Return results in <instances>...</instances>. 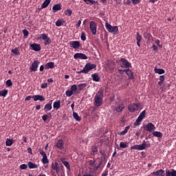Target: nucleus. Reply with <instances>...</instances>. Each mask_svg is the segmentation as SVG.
<instances>
[{
	"instance_id": "obj_62",
	"label": "nucleus",
	"mask_w": 176,
	"mask_h": 176,
	"mask_svg": "<svg viewBox=\"0 0 176 176\" xmlns=\"http://www.w3.org/2000/svg\"><path fill=\"white\" fill-rule=\"evenodd\" d=\"M139 2H140V0H132V3L133 5H138Z\"/></svg>"
},
{
	"instance_id": "obj_17",
	"label": "nucleus",
	"mask_w": 176,
	"mask_h": 176,
	"mask_svg": "<svg viewBox=\"0 0 176 176\" xmlns=\"http://www.w3.org/2000/svg\"><path fill=\"white\" fill-rule=\"evenodd\" d=\"M30 47L32 48V50H34V52H41V44L33 43L30 45Z\"/></svg>"
},
{
	"instance_id": "obj_63",
	"label": "nucleus",
	"mask_w": 176,
	"mask_h": 176,
	"mask_svg": "<svg viewBox=\"0 0 176 176\" xmlns=\"http://www.w3.org/2000/svg\"><path fill=\"white\" fill-rule=\"evenodd\" d=\"M32 98V96H28L25 98V101H30Z\"/></svg>"
},
{
	"instance_id": "obj_20",
	"label": "nucleus",
	"mask_w": 176,
	"mask_h": 176,
	"mask_svg": "<svg viewBox=\"0 0 176 176\" xmlns=\"http://www.w3.org/2000/svg\"><path fill=\"white\" fill-rule=\"evenodd\" d=\"M135 36H136L135 39L137 41V45L139 47H141V44L140 43L142 41V36L140 34V32H137Z\"/></svg>"
},
{
	"instance_id": "obj_19",
	"label": "nucleus",
	"mask_w": 176,
	"mask_h": 176,
	"mask_svg": "<svg viewBox=\"0 0 176 176\" xmlns=\"http://www.w3.org/2000/svg\"><path fill=\"white\" fill-rule=\"evenodd\" d=\"M125 74H126L127 76H129V79L130 80L134 79V74L133 73V71L130 69V67L126 69Z\"/></svg>"
},
{
	"instance_id": "obj_15",
	"label": "nucleus",
	"mask_w": 176,
	"mask_h": 176,
	"mask_svg": "<svg viewBox=\"0 0 176 176\" xmlns=\"http://www.w3.org/2000/svg\"><path fill=\"white\" fill-rule=\"evenodd\" d=\"M60 162L66 167V168L68 170V171H71V166H69V162H68L67 161H65V157L60 158Z\"/></svg>"
},
{
	"instance_id": "obj_5",
	"label": "nucleus",
	"mask_w": 176,
	"mask_h": 176,
	"mask_svg": "<svg viewBox=\"0 0 176 176\" xmlns=\"http://www.w3.org/2000/svg\"><path fill=\"white\" fill-rule=\"evenodd\" d=\"M96 67L97 65L96 64L87 63L82 69V72H84V74H89L90 71H92V69H94Z\"/></svg>"
},
{
	"instance_id": "obj_35",
	"label": "nucleus",
	"mask_w": 176,
	"mask_h": 176,
	"mask_svg": "<svg viewBox=\"0 0 176 176\" xmlns=\"http://www.w3.org/2000/svg\"><path fill=\"white\" fill-rule=\"evenodd\" d=\"M28 166L29 168H30V169L38 168V165L36 164L32 163V162H28Z\"/></svg>"
},
{
	"instance_id": "obj_2",
	"label": "nucleus",
	"mask_w": 176,
	"mask_h": 176,
	"mask_svg": "<svg viewBox=\"0 0 176 176\" xmlns=\"http://www.w3.org/2000/svg\"><path fill=\"white\" fill-rule=\"evenodd\" d=\"M151 147V144L144 140L142 144H135L131 147V149H135L136 151H144V149H146V148Z\"/></svg>"
},
{
	"instance_id": "obj_11",
	"label": "nucleus",
	"mask_w": 176,
	"mask_h": 176,
	"mask_svg": "<svg viewBox=\"0 0 176 176\" xmlns=\"http://www.w3.org/2000/svg\"><path fill=\"white\" fill-rule=\"evenodd\" d=\"M54 148L63 151L64 149V140L63 139L58 140L56 144H54Z\"/></svg>"
},
{
	"instance_id": "obj_14",
	"label": "nucleus",
	"mask_w": 176,
	"mask_h": 176,
	"mask_svg": "<svg viewBox=\"0 0 176 176\" xmlns=\"http://www.w3.org/2000/svg\"><path fill=\"white\" fill-rule=\"evenodd\" d=\"M69 44L70 45V47H72L73 49L78 50L80 47V42L78 41H70Z\"/></svg>"
},
{
	"instance_id": "obj_7",
	"label": "nucleus",
	"mask_w": 176,
	"mask_h": 176,
	"mask_svg": "<svg viewBox=\"0 0 176 176\" xmlns=\"http://www.w3.org/2000/svg\"><path fill=\"white\" fill-rule=\"evenodd\" d=\"M141 108V103H133L128 106V111L131 112V113H134L136 111H138Z\"/></svg>"
},
{
	"instance_id": "obj_30",
	"label": "nucleus",
	"mask_w": 176,
	"mask_h": 176,
	"mask_svg": "<svg viewBox=\"0 0 176 176\" xmlns=\"http://www.w3.org/2000/svg\"><path fill=\"white\" fill-rule=\"evenodd\" d=\"M78 91H82V90H84L85 87H87V83H82V84H79L78 85Z\"/></svg>"
},
{
	"instance_id": "obj_22",
	"label": "nucleus",
	"mask_w": 176,
	"mask_h": 176,
	"mask_svg": "<svg viewBox=\"0 0 176 176\" xmlns=\"http://www.w3.org/2000/svg\"><path fill=\"white\" fill-rule=\"evenodd\" d=\"M45 69H53L54 68V63L49 62L45 65Z\"/></svg>"
},
{
	"instance_id": "obj_31",
	"label": "nucleus",
	"mask_w": 176,
	"mask_h": 176,
	"mask_svg": "<svg viewBox=\"0 0 176 176\" xmlns=\"http://www.w3.org/2000/svg\"><path fill=\"white\" fill-rule=\"evenodd\" d=\"M94 167H96V160H91L89 161V168L91 170Z\"/></svg>"
},
{
	"instance_id": "obj_54",
	"label": "nucleus",
	"mask_w": 176,
	"mask_h": 176,
	"mask_svg": "<svg viewBox=\"0 0 176 176\" xmlns=\"http://www.w3.org/2000/svg\"><path fill=\"white\" fill-rule=\"evenodd\" d=\"M6 86H8V87H10V86H13V82H12V80H8L6 82Z\"/></svg>"
},
{
	"instance_id": "obj_41",
	"label": "nucleus",
	"mask_w": 176,
	"mask_h": 176,
	"mask_svg": "<svg viewBox=\"0 0 176 176\" xmlns=\"http://www.w3.org/2000/svg\"><path fill=\"white\" fill-rule=\"evenodd\" d=\"M50 116H52L51 113H49L48 114H45L42 116V120H43V122H46L47 120V119H49V118H50Z\"/></svg>"
},
{
	"instance_id": "obj_23",
	"label": "nucleus",
	"mask_w": 176,
	"mask_h": 176,
	"mask_svg": "<svg viewBox=\"0 0 176 176\" xmlns=\"http://www.w3.org/2000/svg\"><path fill=\"white\" fill-rule=\"evenodd\" d=\"M123 109H124V104H118L115 107V111H116V112H122Z\"/></svg>"
},
{
	"instance_id": "obj_44",
	"label": "nucleus",
	"mask_w": 176,
	"mask_h": 176,
	"mask_svg": "<svg viewBox=\"0 0 176 176\" xmlns=\"http://www.w3.org/2000/svg\"><path fill=\"white\" fill-rule=\"evenodd\" d=\"M8 95V90L7 89H3L0 91V97H6V96Z\"/></svg>"
},
{
	"instance_id": "obj_28",
	"label": "nucleus",
	"mask_w": 176,
	"mask_h": 176,
	"mask_svg": "<svg viewBox=\"0 0 176 176\" xmlns=\"http://www.w3.org/2000/svg\"><path fill=\"white\" fill-rule=\"evenodd\" d=\"M94 82H100V76L97 73L91 74Z\"/></svg>"
},
{
	"instance_id": "obj_45",
	"label": "nucleus",
	"mask_w": 176,
	"mask_h": 176,
	"mask_svg": "<svg viewBox=\"0 0 176 176\" xmlns=\"http://www.w3.org/2000/svg\"><path fill=\"white\" fill-rule=\"evenodd\" d=\"M78 85H73L71 86V91H73L74 93H75L76 91H78Z\"/></svg>"
},
{
	"instance_id": "obj_16",
	"label": "nucleus",
	"mask_w": 176,
	"mask_h": 176,
	"mask_svg": "<svg viewBox=\"0 0 176 176\" xmlns=\"http://www.w3.org/2000/svg\"><path fill=\"white\" fill-rule=\"evenodd\" d=\"M151 175H154V176H166L164 175V170L163 169H160L155 172H153L151 173Z\"/></svg>"
},
{
	"instance_id": "obj_37",
	"label": "nucleus",
	"mask_w": 176,
	"mask_h": 176,
	"mask_svg": "<svg viewBox=\"0 0 176 176\" xmlns=\"http://www.w3.org/2000/svg\"><path fill=\"white\" fill-rule=\"evenodd\" d=\"M11 52L13 53V54H15V56H20V54H21L18 47H15L14 49H12L11 50Z\"/></svg>"
},
{
	"instance_id": "obj_8",
	"label": "nucleus",
	"mask_w": 176,
	"mask_h": 176,
	"mask_svg": "<svg viewBox=\"0 0 176 176\" xmlns=\"http://www.w3.org/2000/svg\"><path fill=\"white\" fill-rule=\"evenodd\" d=\"M144 129L146 131H148V133H152L154 130H156V126L152 122H149L146 125H144Z\"/></svg>"
},
{
	"instance_id": "obj_47",
	"label": "nucleus",
	"mask_w": 176,
	"mask_h": 176,
	"mask_svg": "<svg viewBox=\"0 0 176 176\" xmlns=\"http://www.w3.org/2000/svg\"><path fill=\"white\" fill-rule=\"evenodd\" d=\"M140 122H142V120L138 118L135 122L133 123V126H135V127L140 126V124H141Z\"/></svg>"
},
{
	"instance_id": "obj_6",
	"label": "nucleus",
	"mask_w": 176,
	"mask_h": 176,
	"mask_svg": "<svg viewBox=\"0 0 176 176\" xmlns=\"http://www.w3.org/2000/svg\"><path fill=\"white\" fill-rule=\"evenodd\" d=\"M119 61H120V68H124L125 69H128L129 68H131V63L129 62L127 59L124 58H122Z\"/></svg>"
},
{
	"instance_id": "obj_9",
	"label": "nucleus",
	"mask_w": 176,
	"mask_h": 176,
	"mask_svg": "<svg viewBox=\"0 0 176 176\" xmlns=\"http://www.w3.org/2000/svg\"><path fill=\"white\" fill-rule=\"evenodd\" d=\"M38 152L40 155L43 156V159L41 160L43 164H47V163H49V160L47 159V155H46V153L41 148L38 149Z\"/></svg>"
},
{
	"instance_id": "obj_32",
	"label": "nucleus",
	"mask_w": 176,
	"mask_h": 176,
	"mask_svg": "<svg viewBox=\"0 0 176 176\" xmlns=\"http://www.w3.org/2000/svg\"><path fill=\"white\" fill-rule=\"evenodd\" d=\"M50 0H45L43 4L41 5L42 9H46L47 6L50 4Z\"/></svg>"
},
{
	"instance_id": "obj_58",
	"label": "nucleus",
	"mask_w": 176,
	"mask_h": 176,
	"mask_svg": "<svg viewBox=\"0 0 176 176\" xmlns=\"http://www.w3.org/2000/svg\"><path fill=\"white\" fill-rule=\"evenodd\" d=\"M80 24H82V21L79 20L76 24V28H79L80 27Z\"/></svg>"
},
{
	"instance_id": "obj_60",
	"label": "nucleus",
	"mask_w": 176,
	"mask_h": 176,
	"mask_svg": "<svg viewBox=\"0 0 176 176\" xmlns=\"http://www.w3.org/2000/svg\"><path fill=\"white\" fill-rule=\"evenodd\" d=\"M101 166H102V158L99 160V164H98V166H96V167L100 168Z\"/></svg>"
},
{
	"instance_id": "obj_61",
	"label": "nucleus",
	"mask_w": 176,
	"mask_h": 176,
	"mask_svg": "<svg viewBox=\"0 0 176 176\" xmlns=\"http://www.w3.org/2000/svg\"><path fill=\"white\" fill-rule=\"evenodd\" d=\"M165 79H166V77L164 76H160V82H164Z\"/></svg>"
},
{
	"instance_id": "obj_18",
	"label": "nucleus",
	"mask_w": 176,
	"mask_h": 176,
	"mask_svg": "<svg viewBox=\"0 0 176 176\" xmlns=\"http://www.w3.org/2000/svg\"><path fill=\"white\" fill-rule=\"evenodd\" d=\"M32 99L34 101H45V97L42 95H34L32 96Z\"/></svg>"
},
{
	"instance_id": "obj_56",
	"label": "nucleus",
	"mask_w": 176,
	"mask_h": 176,
	"mask_svg": "<svg viewBox=\"0 0 176 176\" xmlns=\"http://www.w3.org/2000/svg\"><path fill=\"white\" fill-rule=\"evenodd\" d=\"M23 36H27L28 35H29L30 32H28V30H27L26 29H24L23 30Z\"/></svg>"
},
{
	"instance_id": "obj_51",
	"label": "nucleus",
	"mask_w": 176,
	"mask_h": 176,
	"mask_svg": "<svg viewBox=\"0 0 176 176\" xmlns=\"http://www.w3.org/2000/svg\"><path fill=\"white\" fill-rule=\"evenodd\" d=\"M65 94H66L67 97H71V96H72V94H74V92L71 89L67 90L65 92Z\"/></svg>"
},
{
	"instance_id": "obj_1",
	"label": "nucleus",
	"mask_w": 176,
	"mask_h": 176,
	"mask_svg": "<svg viewBox=\"0 0 176 176\" xmlns=\"http://www.w3.org/2000/svg\"><path fill=\"white\" fill-rule=\"evenodd\" d=\"M103 98L104 94H102V91H98L94 98V105L97 108H98V107H101V105H102Z\"/></svg>"
},
{
	"instance_id": "obj_55",
	"label": "nucleus",
	"mask_w": 176,
	"mask_h": 176,
	"mask_svg": "<svg viewBox=\"0 0 176 176\" xmlns=\"http://www.w3.org/2000/svg\"><path fill=\"white\" fill-rule=\"evenodd\" d=\"M28 167L27 164H23L20 165L19 168H21V170H27Z\"/></svg>"
},
{
	"instance_id": "obj_49",
	"label": "nucleus",
	"mask_w": 176,
	"mask_h": 176,
	"mask_svg": "<svg viewBox=\"0 0 176 176\" xmlns=\"http://www.w3.org/2000/svg\"><path fill=\"white\" fill-rule=\"evenodd\" d=\"M100 153L102 155L103 159H105L107 157V151L105 150H100Z\"/></svg>"
},
{
	"instance_id": "obj_40",
	"label": "nucleus",
	"mask_w": 176,
	"mask_h": 176,
	"mask_svg": "<svg viewBox=\"0 0 176 176\" xmlns=\"http://www.w3.org/2000/svg\"><path fill=\"white\" fill-rule=\"evenodd\" d=\"M86 3V5H94V3H98V1L94 0H82Z\"/></svg>"
},
{
	"instance_id": "obj_36",
	"label": "nucleus",
	"mask_w": 176,
	"mask_h": 176,
	"mask_svg": "<svg viewBox=\"0 0 176 176\" xmlns=\"http://www.w3.org/2000/svg\"><path fill=\"white\" fill-rule=\"evenodd\" d=\"M52 104L48 103L44 106L45 112H49V111H52Z\"/></svg>"
},
{
	"instance_id": "obj_29",
	"label": "nucleus",
	"mask_w": 176,
	"mask_h": 176,
	"mask_svg": "<svg viewBox=\"0 0 176 176\" xmlns=\"http://www.w3.org/2000/svg\"><path fill=\"white\" fill-rule=\"evenodd\" d=\"M153 137H157V138H163V133L160 131H153Z\"/></svg>"
},
{
	"instance_id": "obj_42",
	"label": "nucleus",
	"mask_w": 176,
	"mask_h": 176,
	"mask_svg": "<svg viewBox=\"0 0 176 176\" xmlns=\"http://www.w3.org/2000/svg\"><path fill=\"white\" fill-rule=\"evenodd\" d=\"M120 148H129V144L126 142H121L120 143Z\"/></svg>"
},
{
	"instance_id": "obj_48",
	"label": "nucleus",
	"mask_w": 176,
	"mask_h": 176,
	"mask_svg": "<svg viewBox=\"0 0 176 176\" xmlns=\"http://www.w3.org/2000/svg\"><path fill=\"white\" fill-rule=\"evenodd\" d=\"M126 69L122 68L120 67V66L118 67V72L121 75H122V74H124V72L126 73Z\"/></svg>"
},
{
	"instance_id": "obj_4",
	"label": "nucleus",
	"mask_w": 176,
	"mask_h": 176,
	"mask_svg": "<svg viewBox=\"0 0 176 176\" xmlns=\"http://www.w3.org/2000/svg\"><path fill=\"white\" fill-rule=\"evenodd\" d=\"M41 39L44 41V45L45 46H47V45H50V43H52V39H50V37L47 36V34L45 33L40 34V36L37 38V41Z\"/></svg>"
},
{
	"instance_id": "obj_50",
	"label": "nucleus",
	"mask_w": 176,
	"mask_h": 176,
	"mask_svg": "<svg viewBox=\"0 0 176 176\" xmlns=\"http://www.w3.org/2000/svg\"><path fill=\"white\" fill-rule=\"evenodd\" d=\"M65 16H72V11L71 10H69V9H67L65 12Z\"/></svg>"
},
{
	"instance_id": "obj_46",
	"label": "nucleus",
	"mask_w": 176,
	"mask_h": 176,
	"mask_svg": "<svg viewBox=\"0 0 176 176\" xmlns=\"http://www.w3.org/2000/svg\"><path fill=\"white\" fill-rule=\"evenodd\" d=\"M13 144V140L11 139H8L6 142V146H12V144Z\"/></svg>"
},
{
	"instance_id": "obj_12",
	"label": "nucleus",
	"mask_w": 176,
	"mask_h": 176,
	"mask_svg": "<svg viewBox=\"0 0 176 176\" xmlns=\"http://www.w3.org/2000/svg\"><path fill=\"white\" fill-rule=\"evenodd\" d=\"M38 65L39 61L34 60L30 67V70L31 71V72H36V71H38Z\"/></svg>"
},
{
	"instance_id": "obj_39",
	"label": "nucleus",
	"mask_w": 176,
	"mask_h": 176,
	"mask_svg": "<svg viewBox=\"0 0 176 176\" xmlns=\"http://www.w3.org/2000/svg\"><path fill=\"white\" fill-rule=\"evenodd\" d=\"M129 130H130V126H126L125 129L119 133L120 135H126V134H127Z\"/></svg>"
},
{
	"instance_id": "obj_24",
	"label": "nucleus",
	"mask_w": 176,
	"mask_h": 176,
	"mask_svg": "<svg viewBox=\"0 0 176 176\" xmlns=\"http://www.w3.org/2000/svg\"><path fill=\"white\" fill-rule=\"evenodd\" d=\"M61 101L60 100H58L54 102L53 107L54 108V109H56V111L58 109H60V108H61Z\"/></svg>"
},
{
	"instance_id": "obj_10",
	"label": "nucleus",
	"mask_w": 176,
	"mask_h": 176,
	"mask_svg": "<svg viewBox=\"0 0 176 176\" xmlns=\"http://www.w3.org/2000/svg\"><path fill=\"white\" fill-rule=\"evenodd\" d=\"M89 28L91 30L92 35L97 34V23L95 21L89 22Z\"/></svg>"
},
{
	"instance_id": "obj_33",
	"label": "nucleus",
	"mask_w": 176,
	"mask_h": 176,
	"mask_svg": "<svg viewBox=\"0 0 176 176\" xmlns=\"http://www.w3.org/2000/svg\"><path fill=\"white\" fill-rule=\"evenodd\" d=\"M73 118L77 122H80L82 120V118H80V116H79V115L76 112H73Z\"/></svg>"
},
{
	"instance_id": "obj_13",
	"label": "nucleus",
	"mask_w": 176,
	"mask_h": 176,
	"mask_svg": "<svg viewBox=\"0 0 176 176\" xmlns=\"http://www.w3.org/2000/svg\"><path fill=\"white\" fill-rule=\"evenodd\" d=\"M74 58L78 60V58H80L81 60H87V56L83 53H76L74 55Z\"/></svg>"
},
{
	"instance_id": "obj_3",
	"label": "nucleus",
	"mask_w": 176,
	"mask_h": 176,
	"mask_svg": "<svg viewBox=\"0 0 176 176\" xmlns=\"http://www.w3.org/2000/svg\"><path fill=\"white\" fill-rule=\"evenodd\" d=\"M105 28L109 32H111V34H113L114 35H118V34H119V28H118V26H112L108 22H106Z\"/></svg>"
},
{
	"instance_id": "obj_38",
	"label": "nucleus",
	"mask_w": 176,
	"mask_h": 176,
	"mask_svg": "<svg viewBox=\"0 0 176 176\" xmlns=\"http://www.w3.org/2000/svg\"><path fill=\"white\" fill-rule=\"evenodd\" d=\"M146 116V112L145 111V110H144L142 112L140 113L138 118L140 119V120H143V119L145 118Z\"/></svg>"
},
{
	"instance_id": "obj_27",
	"label": "nucleus",
	"mask_w": 176,
	"mask_h": 176,
	"mask_svg": "<svg viewBox=\"0 0 176 176\" xmlns=\"http://www.w3.org/2000/svg\"><path fill=\"white\" fill-rule=\"evenodd\" d=\"M91 155H97V152H98V146H91Z\"/></svg>"
},
{
	"instance_id": "obj_34",
	"label": "nucleus",
	"mask_w": 176,
	"mask_h": 176,
	"mask_svg": "<svg viewBox=\"0 0 176 176\" xmlns=\"http://www.w3.org/2000/svg\"><path fill=\"white\" fill-rule=\"evenodd\" d=\"M63 168H64V166L61 165L60 168L58 167L55 169L56 173L58 175H63Z\"/></svg>"
},
{
	"instance_id": "obj_43",
	"label": "nucleus",
	"mask_w": 176,
	"mask_h": 176,
	"mask_svg": "<svg viewBox=\"0 0 176 176\" xmlns=\"http://www.w3.org/2000/svg\"><path fill=\"white\" fill-rule=\"evenodd\" d=\"M51 167L52 170H57V168H58V163L56 162H52Z\"/></svg>"
},
{
	"instance_id": "obj_59",
	"label": "nucleus",
	"mask_w": 176,
	"mask_h": 176,
	"mask_svg": "<svg viewBox=\"0 0 176 176\" xmlns=\"http://www.w3.org/2000/svg\"><path fill=\"white\" fill-rule=\"evenodd\" d=\"M101 166H102V158L99 160V164H98V166H96V167L100 168Z\"/></svg>"
},
{
	"instance_id": "obj_52",
	"label": "nucleus",
	"mask_w": 176,
	"mask_h": 176,
	"mask_svg": "<svg viewBox=\"0 0 176 176\" xmlns=\"http://www.w3.org/2000/svg\"><path fill=\"white\" fill-rule=\"evenodd\" d=\"M80 39L81 41H86V33H85V32H82Z\"/></svg>"
},
{
	"instance_id": "obj_64",
	"label": "nucleus",
	"mask_w": 176,
	"mask_h": 176,
	"mask_svg": "<svg viewBox=\"0 0 176 176\" xmlns=\"http://www.w3.org/2000/svg\"><path fill=\"white\" fill-rule=\"evenodd\" d=\"M108 175V170H106L102 173V176H107Z\"/></svg>"
},
{
	"instance_id": "obj_57",
	"label": "nucleus",
	"mask_w": 176,
	"mask_h": 176,
	"mask_svg": "<svg viewBox=\"0 0 176 176\" xmlns=\"http://www.w3.org/2000/svg\"><path fill=\"white\" fill-rule=\"evenodd\" d=\"M41 89H47V82H44V83L41 84Z\"/></svg>"
},
{
	"instance_id": "obj_53",
	"label": "nucleus",
	"mask_w": 176,
	"mask_h": 176,
	"mask_svg": "<svg viewBox=\"0 0 176 176\" xmlns=\"http://www.w3.org/2000/svg\"><path fill=\"white\" fill-rule=\"evenodd\" d=\"M55 24L56 27H61V25H63V21H61V19H58Z\"/></svg>"
},
{
	"instance_id": "obj_25",
	"label": "nucleus",
	"mask_w": 176,
	"mask_h": 176,
	"mask_svg": "<svg viewBox=\"0 0 176 176\" xmlns=\"http://www.w3.org/2000/svg\"><path fill=\"white\" fill-rule=\"evenodd\" d=\"M52 10L54 11V13L58 12V10H61V4H55L52 8Z\"/></svg>"
},
{
	"instance_id": "obj_26",
	"label": "nucleus",
	"mask_w": 176,
	"mask_h": 176,
	"mask_svg": "<svg viewBox=\"0 0 176 176\" xmlns=\"http://www.w3.org/2000/svg\"><path fill=\"white\" fill-rule=\"evenodd\" d=\"M154 71L155 74H158L159 75H163V74H166V70L164 69H157L155 67Z\"/></svg>"
},
{
	"instance_id": "obj_21",
	"label": "nucleus",
	"mask_w": 176,
	"mask_h": 176,
	"mask_svg": "<svg viewBox=\"0 0 176 176\" xmlns=\"http://www.w3.org/2000/svg\"><path fill=\"white\" fill-rule=\"evenodd\" d=\"M166 176H176V170L174 169H170V170H166Z\"/></svg>"
}]
</instances>
